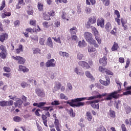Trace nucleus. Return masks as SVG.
Returning <instances> with one entry per match:
<instances>
[{"mask_svg":"<svg viewBox=\"0 0 131 131\" xmlns=\"http://www.w3.org/2000/svg\"><path fill=\"white\" fill-rule=\"evenodd\" d=\"M91 3L92 5H95L96 4V1L95 0H86V5H91Z\"/></svg>","mask_w":131,"mask_h":131,"instance_id":"38","label":"nucleus"},{"mask_svg":"<svg viewBox=\"0 0 131 131\" xmlns=\"http://www.w3.org/2000/svg\"><path fill=\"white\" fill-rule=\"evenodd\" d=\"M0 106L2 107H5V106H8V101H1Z\"/></svg>","mask_w":131,"mask_h":131,"instance_id":"35","label":"nucleus"},{"mask_svg":"<svg viewBox=\"0 0 131 131\" xmlns=\"http://www.w3.org/2000/svg\"><path fill=\"white\" fill-rule=\"evenodd\" d=\"M43 110H45V111H49H49L50 112H52V111H53V110H54V109L53 108H51V106L44 107L43 108Z\"/></svg>","mask_w":131,"mask_h":131,"instance_id":"41","label":"nucleus"},{"mask_svg":"<svg viewBox=\"0 0 131 131\" xmlns=\"http://www.w3.org/2000/svg\"><path fill=\"white\" fill-rule=\"evenodd\" d=\"M30 24L33 26H35L36 25V21L34 19H31L30 20Z\"/></svg>","mask_w":131,"mask_h":131,"instance_id":"48","label":"nucleus"},{"mask_svg":"<svg viewBox=\"0 0 131 131\" xmlns=\"http://www.w3.org/2000/svg\"><path fill=\"white\" fill-rule=\"evenodd\" d=\"M82 58H83V54L81 53H78L77 55V59L78 60H82Z\"/></svg>","mask_w":131,"mask_h":131,"instance_id":"44","label":"nucleus"},{"mask_svg":"<svg viewBox=\"0 0 131 131\" xmlns=\"http://www.w3.org/2000/svg\"><path fill=\"white\" fill-rule=\"evenodd\" d=\"M21 86L23 88V89H25V88L28 86V84L26 83V82H23L21 83Z\"/></svg>","mask_w":131,"mask_h":131,"instance_id":"56","label":"nucleus"},{"mask_svg":"<svg viewBox=\"0 0 131 131\" xmlns=\"http://www.w3.org/2000/svg\"><path fill=\"white\" fill-rule=\"evenodd\" d=\"M46 102H40V103H38V108H41V107H43V106L45 105H46Z\"/></svg>","mask_w":131,"mask_h":131,"instance_id":"58","label":"nucleus"},{"mask_svg":"<svg viewBox=\"0 0 131 131\" xmlns=\"http://www.w3.org/2000/svg\"><path fill=\"white\" fill-rule=\"evenodd\" d=\"M125 112L126 113V114H129L131 112V108L129 106H126L125 108Z\"/></svg>","mask_w":131,"mask_h":131,"instance_id":"49","label":"nucleus"},{"mask_svg":"<svg viewBox=\"0 0 131 131\" xmlns=\"http://www.w3.org/2000/svg\"><path fill=\"white\" fill-rule=\"evenodd\" d=\"M110 116H111V117H113V118L115 117V112L112 110H110Z\"/></svg>","mask_w":131,"mask_h":131,"instance_id":"50","label":"nucleus"},{"mask_svg":"<svg viewBox=\"0 0 131 131\" xmlns=\"http://www.w3.org/2000/svg\"><path fill=\"white\" fill-rule=\"evenodd\" d=\"M91 29L94 33V35L95 36V38L96 40L97 41V42L99 43V45H101V38L100 37V35H99V32L97 30L95 27H92Z\"/></svg>","mask_w":131,"mask_h":131,"instance_id":"3","label":"nucleus"},{"mask_svg":"<svg viewBox=\"0 0 131 131\" xmlns=\"http://www.w3.org/2000/svg\"><path fill=\"white\" fill-rule=\"evenodd\" d=\"M40 52V50L38 48H36L33 51V54H38Z\"/></svg>","mask_w":131,"mask_h":131,"instance_id":"57","label":"nucleus"},{"mask_svg":"<svg viewBox=\"0 0 131 131\" xmlns=\"http://www.w3.org/2000/svg\"><path fill=\"white\" fill-rule=\"evenodd\" d=\"M61 89V83H57L55 84L54 89H53V93H56L58 90Z\"/></svg>","mask_w":131,"mask_h":131,"instance_id":"21","label":"nucleus"},{"mask_svg":"<svg viewBox=\"0 0 131 131\" xmlns=\"http://www.w3.org/2000/svg\"><path fill=\"white\" fill-rule=\"evenodd\" d=\"M46 67H55L56 66V62H55V59H52L48 60L46 63Z\"/></svg>","mask_w":131,"mask_h":131,"instance_id":"8","label":"nucleus"},{"mask_svg":"<svg viewBox=\"0 0 131 131\" xmlns=\"http://www.w3.org/2000/svg\"><path fill=\"white\" fill-rule=\"evenodd\" d=\"M42 25L45 28H49L50 27V24H49V22L48 21L43 22Z\"/></svg>","mask_w":131,"mask_h":131,"instance_id":"45","label":"nucleus"},{"mask_svg":"<svg viewBox=\"0 0 131 131\" xmlns=\"http://www.w3.org/2000/svg\"><path fill=\"white\" fill-rule=\"evenodd\" d=\"M59 55L62 56L65 58H68L69 57V54L67 52H63L62 51L59 52Z\"/></svg>","mask_w":131,"mask_h":131,"instance_id":"32","label":"nucleus"},{"mask_svg":"<svg viewBox=\"0 0 131 131\" xmlns=\"http://www.w3.org/2000/svg\"><path fill=\"white\" fill-rule=\"evenodd\" d=\"M68 40H69V41L70 42H72L73 41H76V40H77V36H76V34L71 35V37H68Z\"/></svg>","mask_w":131,"mask_h":131,"instance_id":"15","label":"nucleus"},{"mask_svg":"<svg viewBox=\"0 0 131 131\" xmlns=\"http://www.w3.org/2000/svg\"><path fill=\"white\" fill-rule=\"evenodd\" d=\"M76 99H72L71 101H68L67 104L71 105V107H80V106H84V102L79 101H75Z\"/></svg>","mask_w":131,"mask_h":131,"instance_id":"2","label":"nucleus"},{"mask_svg":"<svg viewBox=\"0 0 131 131\" xmlns=\"http://www.w3.org/2000/svg\"><path fill=\"white\" fill-rule=\"evenodd\" d=\"M118 91L114 92L110 94L107 93H103L102 94H100L99 93H97L94 96H91L89 97H82L80 98H76V100H74L75 102H81V101H84L85 100H94V99H102L103 97H107L106 98V100L107 101H110L112 100V99H118L119 98V95H118Z\"/></svg>","mask_w":131,"mask_h":131,"instance_id":"1","label":"nucleus"},{"mask_svg":"<svg viewBox=\"0 0 131 131\" xmlns=\"http://www.w3.org/2000/svg\"><path fill=\"white\" fill-rule=\"evenodd\" d=\"M43 5H42V3H38V9L39 11H42L43 9Z\"/></svg>","mask_w":131,"mask_h":131,"instance_id":"43","label":"nucleus"},{"mask_svg":"<svg viewBox=\"0 0 131 131\" xmlns=\"http://www.w3.org/2000/svg\"><path fill=\"white\" fill-rule=\"evenodd\" d=\"M70 114L72 117H75V113L73 112V109H71L69 111Z\"/></svg>","mask_w":131,"mask_h":131,"instance_id":"54","label":"nucleus"},{"mask_svg":"<svg viewBox=\"0 0 131 131\" xmlns=\"http://www.w3.org/2000/svg\"><path fill=\"white\" fill-rule=\"evenodd\" d=\"M51 105L53 106H57L58 105H60V101L59 100H54L52 102Z\"/></svg>","mask_w":131,"mask_h":131,"instance_id":"37","label":"nucleus"},{"mask_svg":"<svg viewBox=\"0 0 131 131\" xmlns=\"http://www.w3.org/2000/svg\"><path fill=\"white\" fill-rule=\"evenodd\" d=\"M59 97L61 100H68V97L66 96V95L63 93L60 94Z\"/></svg>","mask_w":131,"mask_h":131,"instance_id":"33","label":"nucleus"},{"mask_svg":"<svg viewBox=\"0 0 131 131\" xmlns=\"http://www.w3.org/2000/svg\"><path fill=\"white\" fill-rule=\"evenodd\" d=\"M103 3H104L105 6H108L110 5V0H101Z\"/></svg>","mask_w":131,"mask_h":131,"instance_id":"53","label":"nucleus"},{"mask_svg":"<svg viewBox=\"0 0 131 131\" xmlns=\"http://www.w3.org/2000/svg\"><path fill=\"white\" fill-rule=\"evenodd\" d=\"M97 21V17L96 16H93V17H90L89 20V23L91 24H95Z\"/></svg>","mask_w":131,"mask_h":131,"instance_id":"27","label":"nucleus"},{"mask_svg":"<svg viewBox=\"0 0 131 131\" xmlns=\"http://www.w3.org/2000/svg\"><path fill=\"white\" fill-rule=\"evenodd\" d=\"M54 124L55 126H57L58 125H61L60 124V123L59 122V120H58V119H55Z\"/></svg>","mask_w":131,"mask_h":131,"instance_id":"62","label":"nucleus"},{"mask_svg":"<svg viewBox=\"0 0 131 131\" xmlns=\"http://www.w3.org/2000/svg\"><path fill=\"white\" fill-rule=\"evenodd\" d=\"M89 43H91V45H93L95 48H99V45L96 42V40H92Z\"/></svg>","mask_w":131,"mask_h":131,"instance_id":"40","label":"nucleus"},{"mask_svg":"<svg viewBox=\"0 0 131 131\" xmlns=\"http://www.w3.org/2000/svg\"><path fill=\"white\" fill-rule=\"evenodd\" d=\"M78 46L80 48H84V47L86 46V43H85V41H84V40L79 41L78 42Z\"/></svg>","mask_w":131,"mask_h":131,"instance_id":"28","label":"nucleus"},{"mask_svg":"<svg viewBox=\"0 0 131 131\" xmlns=\"http://www.w3.org/2000/svg\"><path fill=\"white\" fill-rule=\"evenodd\" d=\"M119 49V46H118V43H116V42H114L111 50L113 52H116Z\"/></svg>","mask_w":131,"mask_h":131,"instance_id":"18","label":"nucleus"},{"mask_svg":"<svg viewBox=\"0 0 131 131\" xmlns=\"http://www.w3.org/2000/svg\"><path fill=\"white\" fill-rule=\"evenodd\" d=\"M47 46H48L49 48H51L52 49H53V47H54L53 41H52V38L50 37H49L47 39Z\"/></svg>","mask_w":131,"mask_h":131,"instance_id":"19","label":"nucleus"},{"mask_svg":"<svg viewBox=\"0 0 131 131\" xmlns=\"http://www.w3.org/2000/svg\"><path fill=\"white\" fill-rule=\"evenodd\" d=\"M52 38L56 41V42H58V43H61L60 37H58L57 38L56 37H52Z\"/></svg>","mask_w":131,"mask_h":131,"instance_id":"51","label":"nucleus"},{"mask_svg":"<svg viewBox=\"0 0 131 131\" xmlns=\"http://www.w3.org/2000/svg\"><path fill=\"white\" fill-rule=\"evenodd\" d=\"M35 93L38 97H41V98L45 97L46 93H45V91L42 89H40L39 88H36L35 89Z\"/></svg>","mask_w":131,"mask_h":131,"instance_id":"4","label":"nucleus"},{"mask_svg":"<svg viewBox=\"0 0 131 131\" xmlns=\"http://www.w3.org/2000/svg\"><path fill=\"white\" fill-rule=\"evenodd\" d=\"M43 15L45 20H51V17H50V16H49L48 14H47L46 13H43Z\"/></svg>","mask_w":131,"mask_h":131,"instance_id":"47","label":"nucleus"},{"mask_svg":"<svg viewBox=\"0 0 131 131\" xmlns=\"http://www.w3.org/2000/svg\"><path fill=\"white\" fill-rule=\"evenodd\" d=\"M13 104L14 102H13V100L7 101V106H13Z\"/></svg>","mask_w":131,"mask_h":131,"instance_id":"63","label":"nucleus"},{"mask_svg":"<svg viewBox=\"0 0 131 131\" xmlns=\"http://www.w3.org/2000/svg\"><path fill=\"white\" fill-rule=\"evenodd\" d=\"M61 18L63 20H67V21H69V17H68V14L64 12V11H63L62 14L61 15Z\"/></svg>","mask_w":131,"mask_h":131,"instance_id":"25","label":"nucleus"},{"mask_svg":"<svg viewBox=\"0 0 131 131\" xmlns=\"http://www.w3.org/2000/svg\"><path fill=\"white\" fill-rule=\"evenodd\" d=\"M100 102V100H95L94 101H91L90 102V105H91L93 108L95 109H99V107H100V104L99 103L96 104V103H99Z\"/></svg>","mask_w":131,"mask_h":131,"instance_id":"7","label":"nucleus"},{"mask_svg":"<svg viewBox=\"0 0 131 131\" xmlns=\"http://www.w3.org/2000/svg\"><path fill=\"white\" fill-rule=\"evenodd\" d=\"M106 81H104L103 80H100V82L101 84H103V85H109L110 84V78L109 77H105Z\"/></svg>","mask_w":131,"mask_h":131,"instance_id":"11","label":"nucleus"},{"mask_svg":"<svg viewBox=\"0 0 131 131\" xmlns=\"http://www.w3.org/2000/svg\"><path fill=\"white\" fill-rule=\"evenodd\" d=\"M99 63L102 66H106L107 65V57L104 56L102 58L99 59Z\"/></svg>","mask_w":131,"mask_h":131,"instance_id":"12","label":"nucleus"},{"mask_svg":"<svg viewBox=\"0 0 131 131\" xmlns=\"http://www.w3.org/2000/svg\"><path fill=\"white\" fill-rule=\"evenodd\" d=\"M5 72H11V68L8 67H4L3 68Z\"/></svg>","mask_w":131,"mask_h":131,"instance_id":"52","label":"nucleus"},{"mask_svg":"<svg viewBox=\"0 0 131 131\" xmlns=\"http://www.w3.org/2000/svg\"><path fill=\"white\" fill-rule=\"evenodd\" d=\"M21 52H23V45H18V48L15 50V53L16 54H20Z\"/></svg>","mask_w":131,"mask_h":131,"instance_id":"24","label":"nucleus"},{"mask_svg":"<svg viewBox=\"0 0 131 131\" xmlns=\"http://www.w3.org/2000/svg\"><path fill=\"white\" fill-rule=\"evenodd\" d=\"M55 11H51L50 12H48V15H49V16H52V17H54V16H55Z\"/></svg>","mask_w":131,"mask_h":131,"instance_id":"64","label":"nucleus"},{"mask_svg":"<svg viewBox=\"0 0 131 131\" xmlns=\"http://www.w3.org/2000/svg\"><path fill=\"white\" fill-rule=\"evenodd\" d=\"M88 50L89 53H92L93 52H96V48L91 46H88Z\"/></svg>","mask_w":131,"mask_h":131,"instance_id":"31","label":"nucleus"},{"mask_svg":"<svg viewBox=\"0 0 131 131\" xmlns=\"http://www.w3.org/2000/svg\"><path fill=\"white\" fill-rule=\"evenodd\" d=\"M22 104H23V101L19 98H16V102H14L15 107H21Z\"/></svg>","mask_w":131,"mask_h":131,"instance_id":"14","label":"nucleus"},{"mask_svg":"<svg viewBox=\"0 0 131 131\" xmlns=\"http://www.w3.org/2000/svg\"><path fill=\"white\" fill-rule=\"evenodd\" d=\"M121 24L122 26L123 27L124 30H127L128 27H127V21L126 19H121Z\"/></svg>","mask_w":131,"mask_h":131,"instance_id":"16","label":"nucleus"},{"mask_svg":"<svg viewBox=\"0 0 131 131\" xmlns=\"http://www.w3.org/2000/svg\"><path fill=\"white\" fill-rule=\"evenodd\" d=\"M85 74L86 76L88 77V78H91V79H94V77H93L92 74H91V73H90V72H86L85 73Z\"/></svg>","mask_w":131,"mask_h":131,"instance_id":"39","label":"nucleus"},{"mask_svg":"<svg viewBox=\"0 0 131 131\" xmlns=\"http://www.w3.org/2000/svg\"><path fill=\"white\" fill-rule=\"evenodd\" d=\"M84 36L86 40L89 43L94 39H93V35H92V33L88 32H86L84 34Z\"/></svg>","mask_w":131,"mask_h":131,"instance_id":"5","label":"nucleus"},{"mask_svg":"<svg viewBox=\"0 0 131 131\" xmlns=\"http://www.w3.org/2000/svg\"><path fill=\"white\" fill-rule=\"evenodd\" d=\"M54 27L55 28H59L60 26H61V23L60 22V20H55L54 23Z\"/></svg>","mask_w":131,"mask_h":131,"instance_id":"30","label":"nucleus"},{"mask_svg":"<svg viewBox=\"0 0 131 131\" xmlns=\"http://www.w3.org/2000/svg\"><path fill=\"white\" fill-rule=\"evenodd\" d=\"M92 9L90 7H86L85 9V11L87 14H91Z\"/></svg>","mask_w":131,"mask_h":131,"instance_id":"55","label":"nucleus"},{"mask_svg":"<svg viewBox=\"0 0 131 131\" xmlns=\"http://www.w3.org/2000/svg\"><path fill=\"white\" fill-rule=\"evenodd\" d=\"M86 119L89 121H92V119H93V116H92V114L90 112H88L86 113Z\"/></svg>","mask_w":131,"mask_h":131,"instance_id":"26","label":"nucleus"},{"mask_svg":"<svg viewBox=\"0 0 131 131\" xmlns=\"http://www.w3.org/2000/svg\"><path fill=\"white\" fill-rule=\"evenodd\" d=\"M96 131H107L104 126H100L99 127L97 128Z\"/></svg>","mask_w":131,"mask_h":131,"instance_id":"42","label":"nucleus"},{"mask_svg":"<svg viewBox=\"0 0 131 131\" xmlns=\"http://www.w3.org/2000/svg\"><path fill=\"white\" fill-rule=\"evenodd\" d=\"M74 72L75 73H76L78 75H83L84 74V73L81 70H78V69L77 68H76L74 70Z\"/></svg>","mask_w":131,"mask_h":131,"instance_id":"29","label":"nucleus"},{"mask_svg":"<svg viewBox=\"0 0 131 131\" xmlns=\"http://www.w3.org/2000/svg\"><path fill=\"white\" fill-rule=\"evenodd\" d=\"M0 57L2 58V59H5L6 58V52H1Z\"/></svg>","mask_w":131,"mask_h":131,"instance_id":"59","label":"nucleus"},{"mask_svg":"<svg viewBox=\"0 0 131 131\" xmlns=\"http://www.w3.org/2000/svg\"><path fill=\"white\" fill-rule=\"evenodd\" d=\"M104 22L105 20H104L103 18H98L97 21V26H100L101 28H104Z\"/></svg>","mask_w":131,"mask_h":131,"instance_id":"10","label":"nucleus"},{"mask_svg":"<svg viewBox=\"0 0 131 131\" xmlns=\"http://www.w3.org/2000/svg\"><path fill=\"white\" fill-rule=\"evenodd\" d=\"M111 34L116 36V35H117V29L116 28H114L111 32Z\"/></svg>","mask_w":131,"mask_h":131,"instance_id":"34","label":"nucleus"},{"mask_svg":"<svg viewBox=\"0 0 131 131\" xmlns=\"http://www.w3.org/2000/svg\"><path fill=\"white\" fill-rule=\"evenodd\" d=\"M19 69L20 71H23V72H28L29 71V69L26 68L25 66L22 65H20L19 66Z\"/></svg>","mask_w":131,"mask_h":131,"instance_id":"23","label":"nucleus"},{"mask_svg":"<svg viewBox=\"0 0 131 131\" xmlns=\"http://www.w3.org/2000/svg\"><path fill=\"white\" fill-rule=\"evenodd\" d=\"M77 31H78V30L76 27H73V28L70 29L69 30V32L71 35L76 34V32H77Z\"/></svg>","mask_w":131,"mask_h":131,"instance_id":"17","label":"nucleus"},{"mask_svg":"<svg viewBox=\"0 0 131 131\" xmlns=\"http://www.w3.org/2000/svg\"><path fill=\"white\" fill-rule=\"evenodd\" d=\"M12 58L14 60H16L17 61H18L17 63H18V64H23L25 63V61H26V60H25L24 58L20 56H12Z\"/></svg>","mask_w":131,"mask_h":131,"instance_id":"6","label":"nucleus"},{"mask_svg":"<svg viewBox=\"0 0 131 131\" xmlns=\"http://www.w3.org/2000/svg\"><path fill=\"white\" fill-rule=\"evenodd\" d=\"M116 82L118 85V88L119 89V91H115V92H118L117 93V95H119V97H120V96H121V95L118 94V93H119L120 91H121V85H122V83H121V82L119 81L118 80H116Z\"/></svg>","mask_w":131,"mask_h":131,"instance_id":"20","label":"nucleus"},{"mask_svg":"<svg viewBox=\"0 0 131 131\" xmlns=\"http://www.w3.org/2000/svg\"><path fill=\"white\" fill-rule=\"evenodd\" d=\"M39 43L40 45L43 46V45H45V39L42 38H40L39 39Z\"/></svg>","mask_w":131,"mask_h":131,"instance_id":"61","label":"nucleus"},{"mask_svg":"<svg viewBox=\"0 0 131 131\" xmlns=\"http://www.w3.org/2000/svg\"><path fill=\"white\" fill-rule=\"evenodd\" d=\"M0 50H1V52H6V47L3 45L0 46Z\"/></svg>","mask_w":131,"mask_h":131,"instance_id":"60","label":"nucleus"},{"mask_svg":"<svg viewBox=\"0 0 131 131\" xmlns=\"http://www.w3.org/2000/svg\"><path fill=\"white\" fill-rule=\"evenodd\" d=\"M99 70L100 71V72H102V73H105L106 72V68H103V67H99Z\"/></svg>","mask_w":131,"mask_h":131,"instance_id":"46","label":"nucleus"},{"mask_svg":"<svg viewBox=\"0 0 131 131\" xmlns=\"http://www.w3.org/2000/svg\"><path fill=\"white\" fill-rule=\"evenodd\" d=\"M105 29L107 32H109V31L112 29V25H111V23H106L105 25Z\"/></svg>","mask_w":131,"mask_h":131,"instance_id":"22","label":"nucleus"},{"mask_svg":"<svg viewBox=\"0 0 131 131\" xmlns=\"http://www.w3.org/2000/svg\"><path fill=\"white\" fill-rule=\"evenodd\" d=\"M78 64L79 65V66H81L83 68H85L86 69H89L91 68L89 63H88V62L85 61H80L78 62Z\"/></svg>","mask_w":131,"mask_h":131,"instance_id":"9","label":"nucleus"},{"mask_svg":"<svg viewBox=\"0 0 131 131\" xmlns=\"http://www.w3.org/2000/svg\"><path fill=\"white\" fill-rule=\"evenodd\" d=\"M13 120L15 122H20V121H21L22 120V119H21V118L20 117L15 116L13 118Z\"/></svg>","mask_w":131,"mask_h":131,"instance_id":"36","label":"nucleus"},{"mask_svg":"<svg viewBox=\"0 0 131 131\" xmlns=\"http://www.w3.org/2000/svg\"><path fill=\"white\" fill-rule=\"evenodd\" d=\"M8 37H9V35L8 34L5 33H3L1 36H0V41L2 42H4L6 39H8Z\"/></svg>","mask_w":131,"mask_h":131,"instance_id":"13","label":"nucleus"}]
</instances>
